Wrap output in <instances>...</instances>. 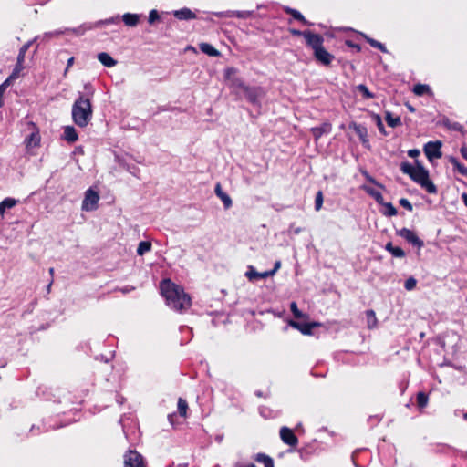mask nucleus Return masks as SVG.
Masks as SVG:
<instances>
[{
	"label": "nucleus",
	"instance_id": "nucleus-2",
	"mask_svg": "<svg viewBox=\"0 0 467 467\" xmlns=\"http://www.w3.org/2000/svg\"><path fill=\"white\" fill-rule=\"evenodd\" d=\"M160 286L167 305L173 310L182 312L191 306V297L184 292L182 286L175 285L170 279L161 281Z\"/></svg>",
	"mask_w": 467,
	"mask_h": 467
},
{
	"label": "nucleus",
	"instance_id": "nucleus-6",
	"mask_svg": "<svg viewBox=\"0 0 467 467\" xmlns=\"http://www.w3.org/2000/svg\"><path fill=\"white\" fill-rule=\"evenodd\" d=\"M119 16H116V17H111V18L105 19V20H99V21H97L96 23H84L83 25H81L78 28H75L73 31L77 35H83L88 30H91L93 28L100 27L103 25L117 24V23H119Z\"/></svg>",
	"mask_w": 467,
	"mask_h": 467
},
{
	"label": "nucleus",
	"instance_id": "nucleus-62",
	"mask_svg": "<svg viewBox=\"0 0 467 467\" xmlns=\"http://www.w3.org/2000/svg\"><path fill=\"white\" fill-rule=\"evenodd\" d=\"M262 7H263V5H257V8H262Z\"/></svg>",
	"mask_w": 467,
	"mask_h": 467
},
{
	"label": "nucleus",
	"instance_id": "nucleus-13",
	"mask_svg": "<svg viewBox=\"0 0 467 467\" xmlns=\"http://www.w3.org/2000/svg\"><path fill=\"white\" fill-rule=\"evenodd\" d=\"M214 192L216 196L223 202L225 209H229L233 205L231 197L223 191L220 183H216Z\"/></svg>",
	"mask_w": 467,
	"mask_h": 467
},
{
	"label": "nucleus",
	"instance_id": "nucleus-61",
	"mask_svg": "<svg viewBox=\"0 0 467 467\" xmlns=\"http://www.w3.org/2000/svg\"><path fill=\"white\" fill-rule=\"evenodd\" d=\"M409 109H410V111H414V109H413L411 106H409Z\"/></svg>",
	"mask_w": 467,
	"mask_h": 467
},
{
	"label": "nucleus",
	"instance_id": "nucleus-39",
	"mask_svg": "<svg viewBox=\"0 0 467 467\" xmlns=\"http://www.w3.org/2000/svg\"><path fill=\"white\" fill-rule=\"evenodd\" d=\"M12 83L9 82V80H5L1 85H0V108H2L4 106V101H3V97H4V94H5V89L11 85Z\"/></svg>",
	"mask_w": 467,
	"mask_h": 467
},
{
	"label": "nucleus",
	"instance_id": "nucleus-32",
	"mask_svg": "<svg viewBox=\"0 0 467 467\" xmlns=\"http://www.w3.org/2000/svg\"><path fill=\"white\" fill-rule=\"evenodd\" d=\"M386 121L388 125L392 128L397 127L401 123L400 117H393L392 114L389 112H387L386 114Z\"/></svg>",
	"mask_w": 467,
	"mask_h": 467
},
{
	"label": "nucleus",
	"instance_id": "nucleus-57",
	"mask_svg": "<svg viewBox=\"0 0 467 467\" xmlns=\"http://www.w3.org/2000/svg\"><path fill=\"white\" fill-rule=\"evenodd\" d=\"M236 467H256L254 464H249V465H245V466H236Z\"/></svg>",
	"mask_w": 467,
	"mask_h": 467
},
{
	"label": "nucleus",
	"instance_id": "nucleus-27",
	"mask_svg": "<svg viewBox=\"0 0 467 467\" xmlns=\"http://www.w3.org/2000/svg\"><path fill=\"white\" fill-rule=\"evenodd\" d=\"M285 13L290 14L296 20H298V21L304 23L305 25H309L308 21L306 20L304 16L299 11L290 8V7H286L285 9Z\"/></svg>",
	"mask_w": 467,
	"mask_h": 467
},
{
	"label": "nucleus",
	"instance_id": "nucleus-25",
	"mask_svg": "<svg viewBox=\"0 0 467 467\" xmlns=\"http://www.w3.org/2000/svg\"><path fill=\"white\" fill-rule=\"evenodd\" d=\"M23 69H24V63L16 61L15 68L13 69V72L6 78V80H9V82L12 83L14 80H16L20 76Z\"/></svg>",
	"mask_w": 467,
	"mask_h": 467
},
{
	"label": "nucleus",
	"instance_id": "nucleus-4",
	"mask_svg": "<svg viewBox=\"0 0 467 467\" xmlns=\"http://www.w3.org/2000/svg\"><path fill=\"white\" fill-rule=\"evenodd\" d=\"M323 42L324 38L321 35L315 33L306 34V43L313 49L315 58L319 63L328 66L334 59V56L324 48Z\"/></svg>",
	"mask_w": 467,
	"mask_h": 467
},
{
	"label": "nucleus",
	"instance_id": "nucleus-41",
	"mask_svg": "<svg viewBox=\"0 0 467 467\" xmlns=\"http://www.w3.org/2000/svg\"><path fill=\"white\" fill-rule=\"evenodd\" d=\"M214 16L218 18H231L234 17V11L227 10L223 12H215Z\"/></svg>",
	"mask_w": 467,
	"mask_h": 467
},
{
	"label": "nucleus",
	"instance_id": "nucleus-11",
	"mask_svg": "<svg viewBox=\"0 0 467 467\" xmlns=\"http://www.w3.org/2000/svg\"><path fill=\"white\" fill-rule=\"evenodd\" d=\"M281 440L287 445L296 446L298 443L296 436L292 430L287 427H282L280 430Z\"/></svg>",
	"mask_w": 467,
	"mask_h": 467
},
{
	"label": "nucleus",
	"instance_id": "nucleus-51",
	"mask_svg": "<svg viewBox=\"0 0 467 467\" xmlns=\"http://www.w3.org/2000/svg\"><path fill=\"white\" fill-rule=\"evenodd\" d=\"M408 155L411 158H416L420 155V150L417 149H412L408 151Z\"/></svg>",
	"mask_w": 467,
	"mask_h": 467
},
{
	"label": "nucleus",
	"instance_id": "nucleus-20",
	"mask_svg": "<svg viewBox=\"0 0 467 467\" xmlns=\"http://www.w3.org/2000/svg\"><path fill=\"white\" fill-rule=\"evenodd\" d=\"M140 16L137 14L126 13L122 16L124 24L128 26H136L139 23Z\"/></svg>",
	"mask_w": 467,
	"mask_h": 467
},
{
	"label": "nucleus",
	"instance_id": "nucleus-48",
	"mask_svg": "<svg viewBox=\"0 0 467 467\" xmlns=\"http://www.w3.org/2000/svg\"><path fill=\"white\" fill-rule=\"evenodd\" d=\"M290 33L293 35V36H303L305 38H306V33H312L311 31L309 30H306V31H300V30H297V29H290Z\"/></svg>",
	"mask_w": 467,
	"mask_h": 467
},
{
	"label": "nucleus",
	"instance_id": "nucleus-38",
	"mask_svg": "<svg viewBox=\"0 0 467 467\" xmlns=\"http://www.w3.org/2000/svg\"><path fill=\"white\" fill-rule=\"evenodd\" d=\"M17 203V200L14 199V198H10V197H7L5 199H4L2 202H1V204L5 208V209H11L13 208L14 206H16Z\"/></svg>",
	"mask_w": 467,
	"mask_h": 467
},
{
	"label": "nucleus",
	"instance_id": "nucleus-55",
	"mask_svg": "<svg viewBox=\"0 0 467 467\" xmlns=\"http://www.w3.org/2000/svg\"><path fill=\"white\" fill-rule=\"evenodd\" d=\"M461 153H462V156L467 160V147H462L461 149Z\"/></svg>",
	"mask_w": 467,
	"mask_h": 467
},
{
	"label": "nucleus",
	"instance_id": "nucleus-7",
	"mask_svg": "<svg viewBox=\"0 0 467 467\" xmlns=\"http://www.w3.org/2000/svg\"><path fill=\"white\" fill-rule=\"evenodd\" d=\"M235 85L240 87L244 94L246 99L253 104H257L259 98L263 95V90L260 88H250L244 86L240 80H236Z\"/></svg>",
	"mask_w": 467,
	"mask_h": 467
},
{
	"label": "nucleus",
	"instance_id": "nucleus-12",
	"mask_svg": "<svg viewBox=\"0 0 467 467\" xmlns=\"http://www.w3.org/2000/svg\"><path fill=\"white\" fill-rule=\"evenodd\" d=\"M245 276L250 280H255V279H265L269 276H273V272H257L254 266H249L247 272L245 273Z\"/></svg>",
	"mask_w": 467,
	"mask_h": 467
},
{
	"label": "nucleus",
	"instance_id": "nucleus-59",
	"mask_svg": "<svg viewBox=\"0 0 467 467\" xmlns=\"http://www.w3.org/2000/svg\"><path fill=\"white\" fill-rule=\"evenodd\" d=\"M49 273H50L51 275H53V274H54V269H53V268H50V269H49Z\"/></svg>",
	"mask_w": 467,
	"mask_h": 467
},
{
	"label": "nucleus",
	"instance_id": "nucleus-5",
	"mask_svg": "<svg viewBox=\"0 0 467 467\" xmlns=\"http://www.w3.org/2000/svg\"><path fill=\"white\" fill-rule=\"evenodd\" d=\"M99 196L97 192L88 189L85 192V197L82 202L81 209L86 212L94 211L98 208Z\"/></svg>",
	"mask_w": 467,
	"mask_h": 467
},
{
	"label": "nucleus",
	"instance_id": "nucleus-56",
	"mask_svg": "<svg viewBox=\"0 0 467 467\" xmlns=\"http://www.w3.org/2000/svg\"><path fill=\"white\" fill-rule=\"evenodd\" d=\"M462 199L463 203L467 207V193H462Z\"/></svg>",
	"mask_w": 467,
	"mask_h": 467
},
{
	"label": "nucleus",
	"instance_id": "nucleus-36",
	"mask_svg": "<svg viewBox=\"0 0 467 467\" xmlns=\"http://www.w3.org/2000/svg\"><path fill=\"white\" fill-rule=\"evenodd\" d=\"M254 11H234V17L240 18V19H248L251 17H254Z\"/></svg>",
	"mask_w": 467,
	"mask_h": 467
},
{
	"label": "nucleus",
	"instance_id": "nucleus-30",
	"mask_svg": "<svg viewBox=\"0 0 467 467\" xmlns=\"http://www.w3.org/2000/svg\"><path fill=\"white\" fill-rule=\"evenodd\" d=\"M188 410V403L186 400L179 398L178 400V412L182 417H186Z\"/></svg>",
	"mask_w": 467,
	"mask_h": 467
},
{
	"label": "nucleus",
	"instance_id": "nucleus-21",
	"mask_svg": "<svg viewBox=\"0 0 467 467\" xmlns=\"http://www.w3.org/2000/svg\"><path fill=\"white\" fill-rule=\"evenodd\" d=\"M354 130H355L356 134L359 137L361 142L364 145L368 143V130H367L366 127H364L362 125L354 124Z\"/></svg>",
	"mask_w": 467,
	"mask_h": 467
},
{
	"label": "nucleus",
	"instance_id": "nucleus-28",
	"mask_svg": "<svg viewBox=\"0 0 467 467\" xmlns=\"http://www.w3.org/2000/svg\"><path fill=\"white\" fill-rule=\"evenodd\" d=\"M151 249V243L148 241H141L140 242L138 248H137V254L139 255H143L145 253L150 252Z\"/></svg>",
	"mask_w": 467,
	"mask_h": 467
},
{
	"label": "nucleus",
	"instance_id": "nucleus-47",
	"mask_svg": "<svg viewBox=\"0 0 467 467\" xmlns=\"http://www.w3.org/2000/svg\"><path fill=\"white\" fill-rule=\"evenodd\" d=\"M369 193L379 203H383V196L379 192L370 191Z\"/></svg>",
	"mask_w": 467,
	"mask_h": 467
},
{
	"label": "nucleus",
	"instance_id": "nucleus-50",
	"mask_svg": "<svg viewBox=\"0 0 467 467\" xmlns=\"http://www.w3.org/2000/svg\"><path fill=\"white\" fill-rule=\"evenodd\" d=\"M346 44H347L348 47H352V48H355L358 52H359V51L361 50V47H360V46H359V45L355 44V43H353V42H352V41H350V40H347V41H346Z\"/></svg>",
	"mask_w": 467,
	"mask_h": 467
},
{
	"label": "nucleus",
	"instance_id": "nucleus-52",
	"mask_svg": "<svg viewBox=\"0 0 467 467\" xmlns=\"http://www.w3.org/2000/svg\"><path fill=\"white\" fill-rule=\"evenodd\" d=\"M280 267H281V262L276 261L275 263L274 268L272 270H269L268 272H273V275H274L279 270Z\"/></svg>",
	"mask_w": 467,
	"mask_h": 467
},
{
	"label": "nucleus",
	"instance_id": "nucleus-45",
	"mask_svg": "<svg viewBox=\"0 0 467 467\" xmlns=\"http://www.w3.org/2000/svg\"><path fill=\"white\" fill-rule=\"evenodd\" d=\"M399 203L403 207L405 208L406 210L411 212L413 207H412V204L410 203V202L408 200V199H405V198H401L400 201H399Z\"/></svg>",
	"mask_w": 467,
	"mask_h": 467
},
{
	"label": "nucleus",
	"instance_id": "nucleus-54",
	"mask_svg": "<svg viewBox=\"0 0 467 467\" xmlns=\"http://www.w3.org/2000/svg\"><path fill=\"white\" fill-rule=\"evenodd\" d=\"M135 288L133 286H130V285H127L125 287H122L120 288L119 290L124 293V294H127V293H130L131 291H133Z\"/></svg>",
	"mask_w": 467,
	"mask_h": 467
},
{
	"label": "nucleus",
	"instance_id": "nucleus-42",
	"mask_svg": "<svg viewBox=\"0 0 467 467\" xmlns=\"http://www.w3.org/2000/svg\"><path fill=\"white\" fill-rule=\"evenodd\" d=\"M290 310L296 318H301L304 317L303 313L298 309L296 302L290 304Z\"/></svg>",
	"mask_w": 467,
	"mask_h": 467
},
{
	"label": "nucleus",
	"instance_id": "nucleus-49",
	"mask_svg": "<svg viewBox=\"0 0 467 467\" xmlns=\"http://www.w3.org/2000/svg\"><path fill=\"white\" fill-rule=\"evenodd\" d=\"M73 64H74V57H70V58L67 60V67H66V69L64 70V73H63V76H64V77H67V72H68L69 68L73 66Z\"/></svg>",
	"mask_w": 467,
	"mask_h": 467
},
{
	"label": "nucleus",
	"instance_id": "nucleus-40",
	"mask_svg": "<svg viewBox=\"0 0 467 467\" xmlns=\"http://www.w3.org/2000/svg\"><path fill=\"white\" fill-rule=\"evenodd\" d=\"M323 205V193L321 191H318L316 194L315 198V210L319 211Z\"/></svg>",
	"mask_w": 467,
	"mask_h": 467
},
{
	"label": "nucleus",
	"instance_id": "nucleus-14",
	"mask_svg": "<svg viewBox=\"0 0 467 467\" xmlns=\"http://www.w3.org/2000/svg\"><path fill=\"white\" fill-rule=\"evenodd\" d=\"M25 142L28 151L34 148L38 147L40 143L39 132L37 130L33 131L28 137L26 138Z\"/></svg>",
	"mask_w": 467,
	"mask_h": 467
},
{
	"label": "nucleus",
	"instance_id": "nucleus-35",
	"mask_svg": "<svg viewBox=\"0 0 467 467\" xmlns=\"http://www.w3.org/2000/svg\"><path fill=\"white\" fill-rule=\"evenodd\" d=\"M428 400V396L424 392H419L417 394V404L420 409L427 406Z\"/></svg>",
	"mask_w": 467,
	"mask_h": 467
},
{
	"label": "nucleus",
	"instance_id": "nucleus-53",
	"mask_svg": "<svg viewBox=\"0 0 467 467\" xmlns=\"http://www.w3.org/2000/svg\"><path fill=\"white\" fill-rule=\"evenodd\" d=\"M376 119H377V125L379 127V130L380 131H383L384 130V127H383V124H382V121H381V119L379 115L376 116Z\"/></svg>",
	"mask_w": 467,
	"mask_h": 467
},
{
	"label": "nucleus",
	"instance_id": "nucleus-34",
	"mask_svg": "<svg viewBox=\"0 0 467 467\" xmlns=\"http://www.w3.org/2000/svg\"><path fill=\"white\" fill-rule=\"evenodd\" d=\"M357 89L362 94L365 99H373L375 95L368 90L366 85L359 84L357 86Z\"/></svg>",
	"mask_w": 467,
	"mask_h": 467
},
{
	"label": "nucleus",
	"instance_id": "nucleus-58",
	"mask_svg": "<svg viewBox=\"0 0 467 467\" xmlns=\"http://www.w3.org/2000/svg\"><path fill=\"white\" fill-rule=\"evenodd\" d=\"M300 232H301V229H300V228H297V229H296V230H295V234H299Z\"/></svg>",
	"mask_w": 467,
	"mask_h": 467
},
{
	"label": "nucleus",
	"instance_id": "nucleus-16",
	"mask_svg": "<svg viewBox=\"0 0 467 467\" xmlns=\"http://www.w3.org/2000/svg\"><path fill=\"white\" fill-rule=\"evenodd\" d=\"M173 15L179 20H191L196 17L195 14L186 7L174 11Z\"/></svg>",
	"mask_w": 467,
	"mask_h": 467
},
{
	"label": "nucleus",
	"instance_id": "nucleus-46",
	"mask_svg": "<svg viewBox=\"0 0 467 467\" xmlns=\"http://www.w3.org/2000/svg\"><path fill=\"white\" fill-rule=\"evenodd\" d=\"M160 17L157 10H151L149 14V23L153 24Z\"/></svg>",
	"mask_w": 467,
	"mask_h": 467
},
{
	"label": "nucleus",
	"instance_id": "nucleus-1",
	"mask_svg": "<svg viewBox=\"0 0 467 467\" xmlns=\"http://www.w3.org/2000/svg\"><path fill=\"white\" fill-rule=\"evenodd\" d=\"M84 88L86 93H78L71 110L73 122L79 128L87 127L93 116L91 99L94 95V88L90 83L85 84Z\"/></svg>",
	"mask_w": 467,
	"mask_h": 467
},
{
	"label": "nucleus",
	"instance_id": "nucleus-44",
	"mask_svg": "<svg viewBox=\"0 0 467 467\" xmlns=\"http://www.w3.org/2000/svg\"><path fill=\"white\" fill-rule=\"evenodd\" d=\"M417 281L414 277H410L405 281L404 287L406 290L410 291L415 288Z\"/></svg>",
	"mask_w": 467,
	"mask_h": 467
},
{
	"label": "nucleus",
	"instance_id": "nucleus-37",
	"mask_svg": "<svg viewBox=\"0 0 467 467\" xmlns=\"http://www.w3.org/2000/svg\"><path fill=\"white\" fill-rule=\"evenodd\" d=\"M429 86L423 84H418L414 86L413 92L418 96H422L429 91Z\"/></svg>",
	"mask_w": 467,
	"mask_h": 467
},
{
	"label": "nucleus",
	"instance_id": "nucleus-26",
	"mask_svg": "<svg viewBox=\"0 0 467 467\" xmlns=\"http://www.w3.org/2000/svg\"><path fill=\"white\" fill-rule=\"evenodd\" d=\"M366 318L368 328L371 329L377 327L378 320L373 310L369 309L366 311Z\"/></svg>",
	"mask_w": 467,
	"mask_h": 467
},
{
	"label": "nucleus",
	"instance_id": "nucleus-22",
	"mask_svg": "<svg viewBox=\"0 0 467 467\" xmlns=\"http://www.w3.org/2000/svg\"><path fill=\"white\" fill-rule=\"evenodd\" d=\"M200 49L202 53L211 57H218L220 55V52L208 43H201Z\"/></svg>",
	"mask_w": 467,
	"mask_h": 467
},
{
	"label": "nucleus",
	"instance_id": "nucleus-24",
	"mask_svg": "<svg viewBox=\"0 0 467 467\" xmlns=\"http://www.w3.org/2000/svg\"><path fill=\"white\" fill-rule=\"evenodd\" d=\"M254 460L257 462H261L264 464L265 467H274V461L271 457L268 455H265L264 453H258L255 455Z\"/></svg>",
	"mask_w": 467,
	"mask_h": 467
},
{
	"label": "nucleus",
	"instance_id": "nucleus-23",
	"mask_svg": "<svg viewBox=\"0 0 467 467\" xmlns=\"http://www.w3.org/2000/svg\"><path fill=\"white\" fill-rule=\"evenodd\" d=\"M385 248L394 257L402 258L405 256L404 251L400 247L393 246L392 243H390V242L386 244Z\"/></svg>",
	"mask_w": 467,
	"mask_h": 467
},
{
	"label": "nucleus",
	"instance_id": "nucleus-33",
	"mask_svg": "<svg viewBox=\"0 0 467 467\" xmlns=\"http://www.w3.org/2000/svg\"><path fill=\"white\" fill-rule=\"evenodd\" d=\"M451 164L453 165L454 170L467 178V167L461 164L456 159H451Z\"/></svg>",
	"mask_w": 467,
	"mask_h": 467
},
{
	"label": "nucleus",
	"instance_id": "nucleus-29",
	"mask_svg": "<svg viewBox=\"0 0 467 467\" xmlns=\"http://www.w3.org/2000/svg\"><path fill=\"white\" fill-rule=\"evenodd\" d=\"M363 36L366 38L367 42L371 47L379 49L381 52H384V53L388 52L386 47L382 43H380L373 38H370V37L367 36L366 35H363Z\"/></svg>",
	"mask_w": 467,
	"mask_h": 467
},
{
	"label": "nucleus",
	"instance_id": "nucleus-43",
	"mask_svg": "<svg viewBox=\"0 0 467 467\" xmlns=\"http://www.w3.org/2000/svg\"><path fill=\"white\" fill-rule=\"evenodd\" d=\"M386 207V212L384 213L387 216H395L397 214V209L390 202H387L384 204Z\"/></svg>",
	"mask_w": 467,
	"mask_h": 467
},
{
	"label": "nucleus",
	"instance_id": "nucleus-15",
	"mask_svg": "<svg viewBox=\"0 0 467 467\" xmlns=\"http://www.w3.org/2000/svg\"><path fill=\"white\" fill-rule=\"evenodd\" d=\"M290 326L300 330L304 335H310L312 333V328L317 326V323L311 324H301L296 321H290Z\"/></svg>",
	"mask_w": 467,
	"mask_h": 467
},
{
	"label": "nucleus",
	"instance_id": "nucleus-19",
	"mask_svg": "<svg viewBox=\"0 0 467 467\" xmlns=\"http://www.w3.org/2000/svg\"><path fill=\"white\" fill-rule=\"evenodd\" d=\"M63 138L70 143L75 142L78 140V133L76 129L72 126L65 127Z\"/></svg>",
	"mask_w": 467,
	"mask_h": 467
},
{
	"label": "nucleus",
	"instance_id": "nucleus-31",
	"mask_svg": "<svg viewBox=\"0 0 467 467\" xmlns=\"http://www.w3.org/2000/svg\"><path fill=\"white\" fill-rule=\"evenodd\" d=\"M31 44H32V42L28 41L27 43L24 44L20 47L16 61L22 62V63L25 62L26 53L28 50V48L30 47Z\"/></svg>",
	"mask_w": 467,
	"mask_h": 467
},
{
	"label": "nucleus",
	"instance_id": "nucleus-18",
	"mask_svg": "<svg viewBox=\"0 0 467 467\" xmlns=\"http://www.w3.org/2000/svg\"><path fill=\"white\" fill-rule=\"evenodd\" d=\"M312 134L316 140H318L323 134L329 133L331 131V124L323 123L319 127L311 129Z\"/></svg>",
	"mask_w": 467,
	"mask_h": 467
},
{
	"label": "nucleus",
	"instance_id": "nucleus-3",
	"mask_svg": "<svg viewBox=\"0 0 467 467\" xmlns=\"http://www.w3.org/2000/svg\"><path fill=\"white\" fill-rule=\"evenodd\" d=\"M400 171L407 174L414 182L419 184L429 193H436L437 187L430 180L428 170H426L420 162L416 161V165H412L408 161L400 164Z\"/></svg>",
	"mask_w": 467,
	"mask_h": 467
},
{
	"label": "nucleus",
	"instance_id": "nucleus-10",
	"mask_svg": "<svg viewBox=\"0 0 467 467\" xmlns=\"http://www.w3.org/2000/svg\"><path fill=\"white\" fill-rule=\"evenodd\" d=\"M125 467H145L142 456L135 451H129L124 456Z\"/></svg>",
	"mask_w": 467,
	"mask_h": 467
},
{
	"label": "nucleus",
	"instance_id": "nucleus-60",
	"mask_svg": "<svg viewBox=\"0 0 467 467\" xmlns=\"http://www.w3.org/2000/svg\"><path fill=\"white\" fill-rule=\"evenodd\" d=\"M463 419L467 420V412L463 414Z\"/></svg>",
	"mask_w": 467,
	"mask_h": 467
},
{
	"label": "nucleus",
	"instance_id": "nucleus-17",
	"mask_svg": "<svg viewBox=\"0 0 467 467\" xmlns=\"http://www.w3.org/2000/svg\"><path fill=\"white\" fill-rule=\"evenodd\" d=\"M98 60L107 67H112L117 65V60L111 57L108 53L101 52L98 54Z\"/></svg>",
	"mask_w": 467,
	"mask_h": 467
},
{
	"label": "nucleus",
	"instance_id": "nucleus-8",
	"mask_svg": "<svg viewBox=\"0 0 467 467\" xmlns=\"http://www.w3.org/2000/svg\"><path fill=\"white\" fill-rule=\"evenodd\" d=\"M397 234L419 249H420L424 244L423 241L420 240L413 231L408 228H402L397 231Z\"/></svg>",
	"mask_w": 467,
	"mask_h": 467
},
{
	"label": "nucleus",
	"instance_id": "nucleus-9",
	"mask_svg": "<svg viewBox=\"0 0 467 467\" xmlns=\"http://www.w3.org/2000/svg\"><path fill=\"white\" fill-rule=\"evenodd\" d=\"M441 141H429L424 146V153L429 161L439 159L441 157Z\"/></svg>",
	"mask_w": 467,
	"mask_h": 467
}]
</instances>
